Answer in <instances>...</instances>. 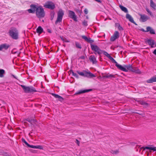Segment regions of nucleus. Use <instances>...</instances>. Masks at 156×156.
Wrapping results in <instances>:
<instances>
[{
    "label": "nucleus",
    "mask_w": 156,
    "mask_h": 156,
    "mask_svg": "<svg viewBox=\"0 0 156 156\" xmlns=\"http://www.w3.org/2000/svg\"><path fill=\"white\" fill-rule=\"evenodd\" d=\"M9 36L13 39L16 40L18 38L19 33L17 29L14 27H11L9 31Z\"/></svg>",
    "instance_id": "1"
},
{
    "label": "nucleus",
    "mask_w": 156,
    "mask_h": 156,
    "mask_svg": "<svg viewBox=\"0 0 156 156\" xmlns=\"http://www.w3.org/2000/svg\"><path fill=\"white\" fill-rule=\"evenodd\" d=\"M20 86L25 93H31L37 92L36 89L32 86H27L22 85Z\"/></svg>",
    "instance_id": "2"
},
{
    "label": "nucleus",
    "mask_w": 156,
    "mask_h": 156,
    "mask_svg": "<svg viewBox=\"0 0 156 156\" xmlns=\"http://www.w3.org/2000/svg\"><path fill=\"white\" fill-rule=\"evenodd\" d=\"M76 72L80 76L84 77L92 78L95 77V76L90 71H87L83 70L81 72L79 71H77Z\"/></svg>",
    "instance_id": "3"
},
{
    "label": "nucleus",
    "mask_w": 156,
    "mask_h": 156,
    "mask_svg": "<svg viewBox=\"0 0 156 156\" xmlns=\"http://www.w3.org/2000/svg\"><path fill=\"white\" fill-rule=\"evenodd\" d=\"M133 68V67L130 64L124 65L123 66L120 65L118 69L124 72H127L129 70L132 72Z\"/></svg>",
    "instance_id": "4"
},
{
    "label": "nucleus",
    "mask_w": 156,
    "mask_h": 156,
    "mask_svg": "<svg viewBox=\"0 0 156 156\" xmlns=\"http://www.w3.org/2000/svg\"><path fill=\"white\" fill-rule=\"evenodd\" d=\"M36 14L37 16L39 18H41L44 17L45 15L44 11L41 6L37 7Z\"/></svg>",
    "instance_id": "5"
},
{
    "label": "nucleus",
    "mask_w": 156,
    "mask_h": 156,
    "mask_svg": "<svg viewBox=\"0 0 156 156\" xmlns=\"http://www.w3.org/2000/svg\"><path fill=\"white\" fill-rule=\"evenodd\" d=\"M90 47L92 50L94 51V53L96 54L98 53L101 55L102 53V51L99 48L97 45L93 44H90Z\"/></svg>",
    "instance_id": "6"
},
{
    "label": "nucleus",
    "mask_w": 156,
    "mask_h": 156,
    "mask_svg": "<svg viewBox=\"0 0 156 156\" xmlns=\"http://www.w3.org/2000/svg\"><path fill=\"white\" fill-rule=\"evenodd\" d=\"M64 14L63 11L61 9H59L58 12L57 19L55 22L56 24L62 22Z\"/></svg>",
    "instance_id": "7"
},
{
    "label": "nucleus",
    "mask_w": 156,
    "mask_h": 156,
    "mask_svg": "<svg viewBox=\"0 0 156 156\" xmlns=\"http://www.w3.org/2000/svg\"><path fill=\"white\" fill-rule=\"evenodd\" d=\"M69 16L73 19V20L76 22L77 21L76 16L75 12L69 10Z\"/></svg>",
    "instance_id": "8"
},
{
    "label": "nucleus",
    "mask_w": 156,
    "mask_h": 156,
    "mask_svg": "<svg viewBox=\"0 0 156 156\" xmlns=\"http://www.w3.org/2000/svg\"><path fill=\"white\" fill-rule=\"evenodd\" d=\"M119 37V33L117 31H115L113 34L111 36L110 38V41H115L116 39L118 38Z\"/></svg>",
    "instance_id": "9"
},
{
    "label": "nucleus",
    "mask_w": 156,
    "mask_h": 156,
    "mask_svg": "<svg viewBox=\"0 0 156 156\" xmlns=\"http://www.w3.org/2000/svg\"><path fill=\"white\" fill-rule=\"evenodd\" d=\"M44 6L47 8L54 9L55 8V5L54 3L52 2H48L46 3Z\"/></svg>",
    "instance_id": "10"
},
{
    "label": "nucleus",
    "mask_w": 156,
    "mask_h": 156,
    "mask_svg": "<svg viewBox=\"0 0 156 156\" xmlns=\"http://www.w3.org/2000/svg\"><path fill=\"white\" fill-rule=\"evenodd\" d=\"M89 59L90 62H92L93 64L97 63V61L96 60V57L94 55H91L89 57Z\"/></svg>",
    "instance_id": "11"
},
{
    "label": "nucleus",
    "mask_w": 156,
    "mask_h": 156,
    "mask_svg": "<svg viewBox=\"0 0 156 156\" xmlns=\"http://www.w3.org/2000/svg\"><path fill=\"white\" fill-rule=\"evenodd\" d=\"M92 90L91 89H86L85 90H80L79 91L76 92L74 94V95H77L80 94H81L84 93L86 92H89L91 91Z\"/></svg>",
    "instance_id": "12"
},
{
    "label": "nucleus",
    "mask_w": 156,
    "mask_h": 156,
    "mask_svg": "<svg viewBox=\"0 0 156 156\" xmlns=\"http://www.w3.org/2000/svg\"><path fill=\"white\" fill-rule=\"evenodd\" d=\"M10 47V45L6 43L1 44L0 45V51H2L3 49L7 50Z\"/></svg>",
    "instance_id": "13"
},
{
    "label": "nucleus",
    "mask_w": 156,
    "mask_h": 156,
    "mask_svg": "<svg viewBox=\"0 0 156 156\" xmlns=\"http://www.w3.org/2000/svg\"><path fill=\"white\" fill-rule=\"evenodd\" d=\"M82 37L83 39L85 40L87 42H88L90 43L91 44H92V43L94 42V41L91 39L90 38H87L85 36H82Z\"/></svg>",
    "instance_id": "14"
},
{
    "label": "nucleus",
    "mask_w": 156,
    "mask_h": 156,
    "mask_svg": "<svg viewBox=\"0 0 156 156\" xmlns=\"http://www.w3.org/2000/svg\"><path fill=\"white\" fill-rule=\"evenodd\" d=\"M126 18L131 23H133L134 24L136 25V23L133 19V18L130 14H127L126 15Z\"/></svg>",
    "instance_id": "15"
},
{
    "label": "nucleus",
    "mask_w": 156,
    "mask_h": 156,
    "mask_svg": "<svg viewBox=\"0 0 156 156\" xmlns=\"http://www.w3.org/2000/svg\"><path fill=\"white\" fill-rule=\"evenodd\" d=\"M147 30L145 31V32H148L149 31L150 33L151 34H154L155 32L154 30L151 27H148L146 28Z\"/></svg>",
    "instance_id": "16"
},
{
    "label": "nucleus",
    "mask_w": 156,
    "mask_h": 156,
    "mask_svg": "<svg viewBox=\"0 0 156 156\" xmlns=\"http://www.w3.org/2000/svg\"><path fill=\"white\" fill-rule=\"evenodd\" d=\"M28 147L32 148L38 149L41 150H42L43 149V147L41 145H38L35 146L33 145H29V146Z\"/></svg>",
    "instance_id": "17"
},
{
    "label": "nucleus",
    "mask_w": 156,
    "mask_h": 156,
    "mask_svg": "<svg viewBox=\"0 0 156 156\" xmlns=\"http://www.w3.org/2000/svg\"><path fill=\"white\" fill-rule=\"evenodd\" d=\"M52 95L55 98H58L60 101H62L64 100L63 98L62 97L58 94L52 93Z\"/></svg>",
    "instance_id": "18"
},
{
    "label": "nucleus",
    "mask_w": 156,
    "mask_h": 156,
    "mask_svg": "<svg viewBox=\"0 0 156 156\" xmlns=\"http://www.w3.org/2000/svg\"><path fill=\"white\" fill-rule=\"evenodd\" d=\"M52 95L55 98H58L60 101H62L64 100L63 98L62 97L58 94L52 93Z\"/></svg>",
    "instance_id": "19"
},
{
    "label": "nucleus",
    "mask_w": 156,
    "mask_h": 156,
    "mask_svg": "<svg viewBox=\"0 0 156 156\" xmlns=\"http://www.w3.org/2000/svg\"><path fill=\"white\" fill-rule=\"evenodd\" d=\"M145 149H149L154 151H156V147H154L152 145L150 147H144V150Z\"/></svg>",
    "instance_id": "20"
},
{
    "label": "nucleus",
    "mask_w": 156,
    "mask_h": 156,
    "mask_svg": "<svg viewBox=\"0 0 156 156\" xmlns=\"http://www.w3.org/2000/svg\"><path fill=\"white\" fill-rule=\"evenodd\" d=\"M111 60L112 61V62L113 63H115V65L116 67L118 68L120 65L118 63L115 61V60L111 56H110L108 58Z\"/></svg>",
    "instance_id": "21"
},
{
    "label": "nucleus",
    "mask_w": 156,
    "mask_h": 156,
    "mask_svg": "<svg viewBox=\"0 0 156 156\" xmlns=\"http://www.w3.org/2000/svg\"><path fill=\"white\" fill-rule=\"evenodd\" d=\"M111 60L112 61V62L113 63H115V65L116 67L118 68L120 65L118 63L115 61V60L111 56H110L108 58Z\"/></svg>",
    "instance_id": "22"
},
{
    "label": "nucleus",
    "mask_w": 156,
    "mask_h": 156,
    "mask_svg": "<svg viewBox=\"0 0 156 156\" xmlns=\"http://www.w3.org/2000/svg\"><path fill=\"white\" fill-rule=\"evenodd\" d=\"M111 60L112 61V62L113 63H115V65L116 67L118 68L120 65L118 63L115 61V60L111 56H110L108 58Z\"/></svg>",
    "instance_id": "23"
},
{
    "label": "nucleus",
    "mask_w": 156,
    "mask_h": 156,
    "mask_svg": "<svg viewBox=\"0 0 156 156\" xmlns=\"http://www.w3.org/2000/svg\"><path fill=\"white\" fill-rule=\"evenodd\" d=\"M154 82H156V76L152 77L147 80V82L148 83H152Z\"/></svg>",
    "instance_id": "24"
},
{
    "label": "nucleus",
    "mask_w": 156,
    "mask_h": 156,
    "mask_svg": "<svg viewBox=\"0 0 156 156\" xmlns=\"http://www.w3.org/2000/svg\"><path fill=\"white\" fill-rule=\"evenodd\" d=\"M140 19L142 20V21L143 22H144L146 21L148 19L147 16L145 15H143L142 14H140Z\"/></svg>",
    "instance_id": "25"
},
{
    "label": "nucleus",
    "mask_w": 156,
    "mask_h": 156,
    "mask_svg": "<svg viewBox=\"0 0 156 156\" xmlns=\"http://www.w3.org/2000/svg\"><path fill=\"white\" fill-rule=\"evenodd\" d=\"M43 28L41 27H38L36 29V31L37 33L39 34H41L43 31Z\"/></svg>",
    "instance_id": "26"
},
{
    "label": "nucleus",
    "mask_w": 156,
    "mask_h": 156,
    "mask_svg": "<svg viewBox=\"0 0 156 156\" xmlns=\"http://www.w3.org/2000/svg\"><path fill=\"white\" fill-rule=\"evenodd\" d=\"M147 43L149 45L151 46L152 47H153V46L154 44V41L153 40H149L147 41Z\"/></svg>",
    "instance_id": "27"
},
{
    "label": "nucleus",
    "mask_w": 156,
    "mask_h": 156,
    "mask_svg": "<svg viewBox=\"0 0 156 156\" xmlns=\"http://www.w3.org/2000/svg\"><path fill=\"white\" fill-rule=\"evenodd\" d=\"M119 7L122 11L124 12H126V13L128 12V10L127 9V8H126L125 7L122 5H120L119 6Z\"/></svg>",
    "instance_id": "28"
},
{
    "label": "nucleus",
    "mask_w": 156,
    "mask_h": 156,
    "mask_svg": "<svg viewBox=\"0 0 156 156\" xmlns=\"http://www.w3.org/2000/svg\"><path fill=\"white\" fill-rule=\"evenodd\" d=\"M132 72L138 74H140L141 73V71L139 69H136L135 67H133Z\"/></svg>",
    "instance_id": "29"
},
{
    "label": "nucleus",
    "mask_w": 156,
    "mask_h": 156,
    "mask_svg": "<svg viewBox=\"0 0 156 156\" xmlns=\"http://www.w3.org/2000/svg\"><path fill=\"white\" fill-rule=\"evenodd\" d=\"M71 74H72V75L75 77L77 79H78L79 78L78 75L76 73H74L73 71L71 70L70 71Z\"/></svg>",
    "instance_id": "30"
},
{
    "label": "nucleus",
    "mask_w": 156,
    "mask_h": 156,
    "mask_svg": "<svg viewBox=\"0 0 156 156\" xmlns=\"http://www.w3.org/2000/svg\"><path fill=\"white\" fill-rule=\"evenodd\" d=\"M150 6L154 9H155L156 5L153 2L152 0H150Z\"/></svg>",
    "instance_id": "31"
},
{
    "label": "nucleus",
    "mask_w": 156,
    "mask_h": 156,
    "mask_svg": "<svg viewBox=\"0 0 156 156\" xmlns=\"http://www.w3.org/2000/svg\"><path fill=\"white\" fill-rule=\"evenodd\" d=\"M31 9L34 11V12L37 11V7L36 6V5H31L30 6Z\"/></svg>",
    "instance_id": "32"
},
{
    "label": "nucleus",
    "mask_w": 156,
    "mask_h": 156,
    "mask_svg": "<svg viewBox=\"0 0 156 156\" xmlns=\"http://www.w3.org/2000/svg\"><path fill=\"white\" fill-rule=\"evenodd\" d=\"M115 26L116 27H117L118 30H123V29L122 27L120 26V25L119 23H116L115 24Z\"/></svg>",
    "instance_id": "33"
},
{
    "label": "nucleus",
    "mask_w": 156,
    "mask_h": 156,
    "mask_svg": "<svg viewBox=\"0 0 156 156\" xmlns=\"http://www.w3.org/2000/svg\"><path fill=\"white\" fill-rule=\"evenodd\" d=\"M140 103L141 105H142L145 106H147L148 105V104L147 103L143 101H140Z\"/></svg>",
    "instance_id": "34"
},
{
    "label": "nucleus",
    "mask_w": 156,
    "mask_h": 156,
    "mask_svg": "<svg viewBox=\"0 0 156 156\" xmlns=\"http://www.w3.org/2000/svg\"><path fill=\"white\" fill-rule=\"evenodd\" d=\"M104 77L105 78H108L110 77H114V75L110 74H108L105 75Z\"/></svg>",
    "instance_id": "35"
},
{
    "label": "nucleus",
    "mask_w": 156,
    "mask_h": 156,
    "mask_svg": "<svg viewBox=\"0 0 156 156\" xmlns=\"http://www.w3.org/2000/svg\"><path fill=\"white\" fill-rule=\"evenodd\" d=\"M5 70L3 69H0V77H3L4 76L3 74L5 73Z\"/></svg>",
    "instance_id": "36"
},
{
    "label": "nucleus",
    "mask_w": 156,
    "mask_h": 156,
    "mask_svg": "<svg viewBox=\"0 0 156 156\" xmlns=\"http://www.w3.org/2000/svg\"><path fill=\"white\" fill-rule=\"evenodd\" d=\"M60 38L64 42H69L70 41L66 39V38H64L62 36H60Z\"/></svg>",
    "instance_id": "37"
},
{
    "label": "nucleus",
    "mask_w": 156,
    "mask_h": 156,
    "mask_svg": "<svg viewBox=\"0 0 156 156\" xmlns=\"http://www.w3.org/2000/svg\"><path fill=\"white\" fill-rule=\"evenodd\" d=\"M75 45L76 47L78 48L79 49H81V47L80 44L78 42H75Z\"/></svg>",
    "instance_id": "38"
},
{
    "label": "nucleus",
    "mask_w": 156,
    "mask_h": 156,
    "mask_svg": "<svg viewBox=\"0 0 156 156\" xmlns=\"http://www.w3.org/2000/svg\"><path fill=\"white\" fill-rule=\"evenodd\" d=\"M21 140H22V141L27 146V147H29V144L27 143V142L25 140V139H24V138H22V139H21Z\"/></svg>",
    "instance_id": "39"
},
{
    "label": "nucleus",
    "mask_w": 156,
    "mask_h": 156,
    "mask_svg": "<svg viewBox=\"0 0 156 156\" xmlns=\"http://www.w3.org/2000/svg\"><path fill=\"white\" fill-rule=\"evenodd\" d=\"M102 53H103V54L105 55V56H106L108 58H109V57L110 56H111L108 53H107V52L106 51H102Z\"/></svg>",
    "instance_id": "40"
},
{
    "label": "nucleus",
    "mask_w": 156,
    "mask_h": 156,
    "mask_svg": "<svg viewBox=\"0 0 156 156\" xmlns=\"http://www.w3.org/2000/svg\"><path fill=\"white\" fill-rule=\"evenodd\" d=\"M119 150H116L115 151H112L111 152L112 153L114 154H117L119 153Z\"/></svg>",
    "instance_id": "41"
},
{
    "label": "nucleus",
    "mask_w": 156,
    "mask_h": 156,
    "mask_svg": "<svg viewBox=\"0 0 156 156\" xmlns=\"http://www.w3.org/2000/svg\"><path fill=\"white\" fill-rule=\"evenodd\" d=\"M146 10L147 12L150 14V16H153L152 12L150 11L149 9L148 8H146Z\"/></svg>",
    "instance_id": "42"
},
{
    "label": "nucleus",
    "mask_w": 156,
    "mask_h": 156,
    "mask_svg": "<svg viewBox=\"0 0 156 156\" xmlns=\"http://www.w3.org/2000/svg\"><path fill=\"white\" fill-rule=\"evenodd\" d=\"M83 24V26H87V21H85L84 20L83 22H82Z\"/></svg>",
    "instance_id": "43"
},
{
    "label": "nucleus",
    "mask_w": 156,
    "mask_h": 156,
    "mask_svg": "<svg viewBox=\"0 0 156 156\" xmlns=\"http://www.w3.org/2000/svg\"><path fill=\"white\" fill-rule=\"evenodd\" d=\"M27 11L29 13H34V12L31 9H28Z\"/></svg>",
    "instance_id": "44"
},
{
    "label": "nucleus",
    "mask_w": 156,
    "mask_h": 156,
    "mask_svg": "<svg viewBox=\"0 0 156 156\" xmlns=\"http://www.w3.org/2000/svg\"><path fill=\"white\" fill-rule=\"evenodd\" d=\"M84 12L86 14H87L88 13V11L87 9H85L84 10Z\"/></svg>",
    "instance_id": "45"
},
{
    "label": "nucleus",
    "mask_w": 156,
    "mask_h": 156,
    "mask_svg": "<svg viewBox=\"0 0 156 156\" xmlns=\"http://www.w3.org/2000/svg\"><path fill=\"white\" fill-rule=\"evenodd\" d=\"M76 143L79 146L80 143L79 141L77 139H76Z\"/></svg>",
    "instance_id": "46"
},
{
    "label": "nucleus",
    "mask_w": 156,
    "mask_h": 156,
    "mask_svg": "<svg viewBox=\"0 0 156 156\" xmlns=\"http://www.w3.org/2000/svg\"><path fill=\"white\" fill-rule=\"evenodd\" d=\"M27 121L29 122H30V123H31L32 121V120L29 119H27Z\"/></svg>",
    "instance_id": "47"
},
{
    "label": "nucleus",
    "mask_w": 156,
    "mask_h": 156,
    "mask_svg": "<svg viewBox=\"0 0 156 156\" xmlns=\"http://www.w3.org/2000/svg\"><path fill=\"white\" fill-rule=\"evenodd\" d=\"M153 53L156 55V49L153 51Z\"/></svg>",
    "instance_id": "48"
},
{
    "label": "nucleus",
    "mask_w": 156,
    "mask_h": 156,
    "mask_svg": "<svg viewBox=\"0 0 156 156\" xmlns=\"http://www.w3.org/2000/svg\"><path fill=\"white\" fill-rule=\"evenodd\" d=\"M47 31L48 32L50 33H51V30L49 29H48Z\"/></svg>",
    "instance_id": "49"
},
{
    "label": "nucleus",
    "mask_w": 156,
    "mask_h": 156,
    "mask_svg": "<svg viewBox=\"0 0 156 156\" xmlns=\"http://www.w3.org/2000/svg\"><path fill=\"white\" fill-rule=\"evenodd\" d=\"M80 58L82 59H85V57L84 56H81Z\"/></svg>",
    "instance_id": "50"
},
{
    "label": "nucleus",
    "mask_w": 156,
    "mask_h": 156,
    "mask_svg": "<svg viewBox=\"0 0 156 156\" xmlns=\"http://www.w3.org/2000/svg\"><path fill=\"white\" fill-rule=\"evenodd\" d=\"M86 19H88L89 18H88V16H86Z\"/></svg>",
    "instance_id": "51"
},
{
    "label": "nucleus",
    "mask_w": 156,
    "mask_h": 156,
    "mask_svg": "<svg viewBox=\"0 0 156 156\" xmlns=\"http://www.w3.org/2000/svg\"><path fill=\"white\" fill-rule=\"evenodd\" d=\"M54 17V15L53 16V17H51V18H52V19H51V20H52L53 19V18Z\"/></svg>",
    "instance_id": "52"
},
{
    "label": "nucleus",
    "mask_w": 156,
    "mask_h": 156,
    "mask_svg": "<svg viewBox=\"0 0 156 156\" xmlns=\"http://www.w3.org/2000/svg\"><path fill=\"white\" fill-rule=\"evenodd\" d=\"M14 77L15 78H16L15 77V76H14Z\"/></svg>",
    "instance_id": "53"
}]
</instances>
